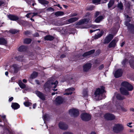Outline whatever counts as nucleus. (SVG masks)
Returning a JSON list of instances; mask_svg holds the SVG:
<instances>
[{
    "label": "nucleus",
    "mask_w": 134,
    "mask_h": 134,
    "mask_svg": "<svg viewBox=\"0 0 134 134\" xmlns=\"http://www.w3.org/2000/svg\"><path fill=\"white\" fill-rule=\"evenodd\" d=\"M121 86L120 88V92L125 95H128L129 93L128 91H131L133 89V86L127 82H122L121 84Z\"/></svg>",
    "instance_id": "1"
},
{
    "label": "nucleus",
    "mask_w": 134,
    "mask_h": 134,
    "mask_svg": "<svg viewBox=\"0 0 134 134\" xmlns=\"http://www.w3.org/2000/svg\"><path fill=\"white\" fill-rule=\"evenodd\" d=\"M104 88V86H101L97 89L93 96V98L94 100H100L103 98V93L105 92Z\"/></svg>",
    "instance_id": "2"
},
{
    "label": "nucleus",
    "mask_w": 134,
    "mask_h": 134,
    "mask_svg": "<svg viewBox=\"0 0 134 134\" xmlns=\"http://www.w3.org/2000/svg\"><path fill=\"white\" fill-rule=\"evenodd\" d=\"M58 82L56 81L55 82H52L51 80H48L44 84V88L46 92L49 91L50 88H55L57 86Z\"/></svg>",
    "instance_id": "3"
},
{
    "label": "nucleus",
    "mask_w": 134,
    "mask_h": 134,
    "mask_svg": "<svg viewBox=\"0 0 134 134\" xmlns=\"http://www.w3.org/2000/svg\"><path fill=\"white\" fill-rule=\"evenodd\" d=\"M126 18V21L125 24L127 27L128 29L131 33H134V25L132 24H130L129 23L131 21V18L129 17L128 15H125Z\"/></svg>",
    "instance_id": "4"
},
{
    "label": "nucleus",
    "mask_w": 134,
    "mask_h": 134,
    "mask_svg": "<svg viewBox=\"0 0 134 134\" xmlns=\"http://www.w3.org/2000/svg\"><path fill=\"white\" fill-rule=\"evenodd\" d=\"M123 125L121 124H115L113 128L114 132L116 133H119L124 130Z\"/></svg>",
    "instance_id": "5"
},
{
    "label": "nucleus",
    "mask_w": 134,
    "mask_h": 134,
    "mask_svg": "<svg viewBox=\"0 0 134 134\" xmlns=\"http://www.w3.org/2000/svg\"><path fill=\"white\" fill-rule=\"evenodd\" d=\"M69 113L70 115L74 117L77 116L79 115V111L78 110L74 109H70Z\"/></svg>",
    "instance_id": "6"
},
{
    "label": "nucleus",
    "mask_w": 134,
    "mask_h": 134,
    "mask_svg": "<svg viewBox=\"0 0 134 134\" xmlns=\"http://www.w3.org/2000/svg\"><path fill=\"white\" fill-rule=\"evenodd\" d=\"M81 118L84 121H88L91 119V116L90 114L86 113H82L81 115Z\"/></svg>",
    "instance_id": "7"
},
{
    "label": "nucleus",
    "mask_w": 134,
    "mask_h": 134,
    "mask_svg": "<svg viewBox=\"0 0 134 134\" xmlns=\"http://www.w3.org/2000/svg\"><path fill=\"white\" fill-rule=\"evenodd\" d=\"M91 18L89 19H81L79 22H78L76 25V27L77 28H79L78 27V26L81 25L83 24L84 23H88L90 19Z\"/></svg>",
    "instance_id": "8"
},
{
    "label": "nucleus",
    "mask_w": 134,
    "mask_h": 134,
    "mask_svg": "<svg viewBox=\"0 0 134 134\" xmlns=\"http://www.w3.org/2000/svg\"><path fill=\"white\" fill-rule=\"evenodd\" d=\"M116 98L117 99L122 100L125 99V97L123 96H121L119 94L115 93L114 96L113 98V101L114 102L116 101Z\"/></svg>",
    "instance_id": "9"
},
{
    "label": "nucleus",
    "mask_w": 134,
    "mask_h": 134,
    "mask_svg": "<svg viewBox=\"0 0 134 134\" xmlns=\"http://www.w3.org/2000/svg\"><path fill=\"white\" fill-rule=\"evenodd\" d=\"M121 108L122 110L124 112H126L127 111V109L126 107H121L119 104H118L117 105H115L114 109H112L110 110V111H115V110L120 109Z\"/></svg>",
    "instance_id": "10"
},
{
    "label": "nucleus",
    "mask_w": 134,
    "mask_h": 134,
    "mask_svg": "<svg viewBox=\"0 0 134 134\" xmlns=\"http://www.w3.org/2000/svg\"><path fill=\"white\" fill-rule=\"evenodd\" d=\"M105 119L108 120H112L115 119V116L112 114L107 113L104 115Z\"/></svg>",
    "instance_id": "11"
},
{
    "label": "nucleus",
    "mask_w": 134,
    "mask_h": 134,
    "mask_svg": "<svg viewBox=\"0 0 134 134\" xmlns=\"http://www.w3.org/2000/svg\"><path fill=\"white\" fill-rule=\"evenodd\" d=\"M113 35L109 34L106 37L103 42V43L104 44L108 43L113 39Z\"/></svg>",
    "instance_id": "12"
},
{
    "label": "nucleus",
    "mask_w": 134,
    "mask_h": 134,
    "mask_svg": "<svg viewBox=\"0 0 134 134\" xmlns=\"http://www.w3.org/2000/svg\"><path fill=\"white\" fill-rule=\"evenodd\" d=\"M122 74V71L121 69H119L115 72L114 75L116 78H118L121 76Z\"/></svg>",
    "instance_id": "13"
},
{
    "label": "nucleus",
    "mask_w": 134,
    "mask_h": 134,
    "mask_svg": "<svg viewBox=\"0 0 134 134\" xmlns=\"http://www.w3.org/2000/svg\"><path fill=\"white\" fill-rule=\"evenodd\" d=\"M36 94L40 99L43 100H45V97L44 95L41 92L36 91L35 92Z\"/></svg>",
    "instance_id": "14"
},
{
    "label": "nucleus",
    "mask_w": 134,
    "mask_h": 134,
    "mask_svg": "<svg viewBox=\"0 0 134 134\" xmlns=\"http://www.w3.org/2000/svg\"><path fill=\"white\" fill-rule=\"evenodd\" d=\"M91 64L90 63H88L85 64L83 66V71L85 72H87L91 68Z\"/></svg>",
    "instance_id": "15"
},
{
    "label": "nucleus",
    "mask_w": 134,
    "mask_h": 134,
    "mask_svg": "<svg viewBox=\"0 0 134 134\" xmlns=\"http://www.w3.org/2000/svg\"><path fill=\"white\" fill-rule=\"evenodd\" d=\"M19 69V68L16 65L14 64L13 66L11 67L9 69V70L12 72L16 73Z\"/></svg>",
    "instance_id": "16"
},
{
    "label": "nucleus",
    "mask_w": 134,
    "mask_h": 134,
    "mask_svg": "<svg viewBox=\"0 0 134 134\" xmlns=\"http://www.w3.org/2000/svg\"><path fill=\"white\" fill-rule=\"evenodd\" d=\"M75 90V89L73 87H71L65 90L66 93L64 94V95H69L71 94L72 92Z\"/></svg>",
    "instance_id": "17"
},
{
    "label": "nucleus",
    "mask_w": 134,
    "mask_h": 134,
    "mask_svg": "<svg viewBox=\"0 0 134 134\" xmlns=\"http://www.w3.org/2000/svg\"><path fill=\"white\" fill-rule=\"evenodd\" d=\"M59 128L63 130H66L68 128V126L64 123L60 122L59 124Z\"/></svg>",
    "instance_id": "18"
},
{
    "label": "nucleus",
    "mask_w": 134,
    "mask_h": 134,
    "mask_svg": "<svg viewBox=\"0 0 134 134\" xmlns=\"http://www.w3.org/2000/svg\"><path fill=\"white\" fill-rule=\"evenodd\" d=\"M118 39H114L109 44L108 47L109 48L111 47H114L116 45V43L118 42Z\"/></svg>",
    "instance_id": "19"
},
{
    "label": "nucleus",
    "mask_w": 134,
    "mask_h": 134,
    "mask_svg": "<svg viewBox=\"0 0 134 134\" xmlns=\"http://www.w3.org/2000/svg\"><path fill=\"white\" fill-rule=\"evenodd\" d=\"M11 106L12 108L14 110L18 109L20 107L19 104L16 103H12Z\"/></svg>",
    "instance_id": "20"
},
{
    "label": "nucleus",
    "mask_w": 134,
    "mask_h": 134,
    "mask_svg": "<svg viewBox=\"0 0 134 134\" xmlns=\"http://www.w3.org/2000/svg\"><path fill=\"white\" fill-rule=\"evenodd\" d=\"M8 17L9 19L15 21L18 19V18L17 16L12 15H8Z\"/></svg>",
    "instance_id": "21"
},
{
    "label": "nucleus",
    "mask_w": 134,
    "mask_h": 134,
    "mask_svg": "<svg viewBox=\"0 0 134 134\" xmlns=\"http://www.w3.org/2000/svg\"><path fill=\"white\" fill-rule=\"evenodd\" d=\"M80 18L79 17H74L71 18L69 19L68 20V23H71L75 21L78 20Z\"/></svg>",
    "instance_id": "22"
},
{
    "label": "nucleus",
    "mask_w": 134,
    "mask_h": 134,
    "mask_svg": "<svg viewBox=\"0 0 134 134\" xmlns=\"http://www.w3.org/2000/svg\"><path fill=\"white\" fill-rule=\"evenodd\" d=\"M57 104H59L62 103L63 102V99L61 97L59 96L55 100Z\"/></svg>",
    "instance_id": "23"
},
{
    "label": "nucleus",
    "mask_w": 134,
    "mask_h": 134,
    "mask_svg": "<svg viewBox=\"0 0 134 134\" xmlns=\"http://www.w3.org/2000/svg\"><path fill=\"white\" fill-rule=\"evenodd\" d=\"M104 16L102 15L99 16L95 19L94 21L96 23H99L104 19Z\"/></svg>",
    "instance_id": "24"
},
{
    "label": "nucleus",
    "mask_w": 134,
    "mask_h": 134,
    "mask_svg": "<svg viewBox=\"0 0 134 134\" xmlns=\"http://www.w3.org/2000/svg\"><path fill=\"white\" fill-rule=\"evenodd\" d=\"M38 2L41 4L45 5L49 3L48 1L46 0H38Z\"/></svg>",
    "instance_id": "25"
},
{
    "label": "nucleus",
    "mask_w": 134,
    "mask_h": 134,
    "mask_svg": "<svg viewBox=\"0 0 134 134\" xmlns=\"http://www.w3.org/2000/svg\"><path fill=\"white\" fill-rule=\"evenodd\" d=\"M54 38L52 36L50 35H48L44 37V39L46 40L52 41L53 40Z\"/></svg>",
    "instance_id": "26"
},
{
    "label": "nucleus",
    "mask_w": 134,
    "mask_h": 134,
    "mask_svg": "<svg viewBox=\"0 0 134 134\" xmlns=\"http://www.w3.org/2000/svg\"><path fill=\"white\" fill-rule=\"evenodd\" d=\"M64 12L62 11H58L55 12L54 15L57 16H61L64 15Z\"/></svg>",
    "instance_id": "27"
},
{
    "label": "nucleus",
    "mask_w": 134,
    "mask_h": 134,
    "mask_svg": "<svg viewBox=\"0 0 134 134\" xmlns=\"http://www.w3.org/2000/svg\"><path fill=\"white\" fill-rule=\"evenodd\" d=\"M27 49L26 47L22 46H20L18 49V50L19 51L22 52L25 51Z\"/></svg>",
    "instance_id": "28"
},
{
    "label": "nucleus",
    "mask_w": 134,
    "mask_h": 134,
    "mask_svg": "<svg viewBox=\"0 0 134 134\" xmlns=\"http://www.w3.org/2000/svg\"><path fill=\"white\" fill-rule=\"evenodd\" d=\"M7 43L6 40L3 38H0V44H4Z\"/></svg>",
    "instance_id": "29"
},
{
    "label": "nucleus",
    "mask_w": 134,
    "mask_h": 134,
    "mask_svg": "<svg viewBox=\"0 0 134 134\" xmlns=\"http://www.w3.org/2000/svg\"><path fill=\"white\" fill-rule=\"evenodd\" d=\"M103 33L102 32H100L98 33L97 35H96L94 36V38L97 39L101 37Z\"/></svg>",
    "instance_id": "30"
},
{
    "label": "nucleus",
    "mask_w": 134,
    "mask_h": 134,
    "mask_svg": "<svg viewBox=\"0 0 134 134\" xmlns=\"http://www.w3.org/2000/svg\"><path fill=\"white\" fill-rule=\"evenodd\" d=\"M19 85L20 87L22 89H24L26 87L25 85L21 81H19Z\"/></svg>",
    "instance_id": "31"
},
{
    "label": "nucleus",
    "mask_w": 134,
    "mask_h": 134,
    "mask_svg": "<svg viewBox=\"0 0 134 134\" xmlns=\"http://www.w3.org/2000/svg\"><path fill=\"white\" fill-rule=\"evenodd\" d=\"M38 73L36 72H34L31 75L30 79H33L35 78L37 76Z\"/></svg>",
    "instance_id": "32"
},
{
    "label": "nucleus",
    "mask_w": 134,
    "mask_h": 134,
    "mask_svg": "<svg viewBox=\"0 0 134 134\" xmlns=\"http://www.w3.org/2000/svg\"><path fill=\"white\" fill-rule=\"evenodd\" d=\"M114 1L113 0H110L108 4V7L109 8H110L113 6L114 3Z\"/></svg>",
    "instance_id": "33"
},
{
    "label": "nucleus",
    "mask_w": 134,
    "mask_h": 134,
    "mask_svg": "<svg viewBox=\"0 0 134 134\" xmlns=\"http://www.w3.org/2000/svg\"><path fill=\"white\" fill-rule=\"evenodd\" d=\"M20 24H21L24 26H25L27 24V22L23 20H20L18 22Z\"/></svg>",
    "instance_id": "34"
},
{
    "label": "nucleus",
    "mask_w": 134,
    "mask_h": 134,
    "mask_svg": "<svg viewBox=\"0 0 134 134\" xmlns=\"http://www.w3.org/2000/svg\"><path fill=\"white\" fill-rule=\"evenodd\" d=\"M31 42V40L30 38H26L25 39L24 43L26 44H29Z\"/></svg>",
    "instance_id": "35"
},
{
    "label": "nucleus",
    "mask_w": 134,
    "mask_h": 134,
    "mask_svg": "<svg viewBox=\"0 0 134 134\" xmlns=\"http://www.w3.org/2000/svg\"><path fill=\"white\" fill-rule=\"evenodd\" d=\"M129 63L131 67L133 68H134V61L132 60H130L129 61Z\"/></svg>",
    "instance_id": "36"
},
{
    "label": "nucleus",
    "mask_w": 134,
    "mask_h": 134,
    "mask_svg": "<svg viewBox=\"0 0 134 134\" xmlns=\"http://www.w3.org/2000/svg\"><path fill=\"white\" fill-rule=\"evenodd\" d=\"M94 7L93 6H91L87 7L86 10H92L94 9Z\"/></svg>",
    "instance_id": "37"
},
{
    "label": "nucleus",
    "mask_w": 134,
    "mask_h": 134,
    "mask_svg": "<svg viewBox=\"0 0 134 134\" xmlns=\"http://www.w3.org/2000/svg\"><path fill=\"white\" fill-rule=\"evenodd\" d=\"M87 90L86 89L84 90L83 92V96L84 97H86L87 96Z\"/></svg>",
    "instance_id": "38"
},
{
    "label": "nucleus",
    "mask_w": 134,
    "mask_h": 134,
    "mask_svg": "<svg viewBox=\"0 0 134 134\" xmlns=\"http://www.w3.org/2000/svg\"><path fill=\"white\" fill-rule=\"evenodd\" d=\"M24 104L25 106L28 107L30 105H31V103L30 102L27 101L24 102Z\"/></svg>",
    "instance_id": "39"
},
{
    "label": "nucleus",
    "mask_w": 134,
    "mask_h": 134,
    "mask_svg": "<svg viewBox=\"0 0 134 134\" xmlns=\"http://www.w3.org/2000/svg\"><path fill=\"white\" fill-rule=\"evenodd\" d=\"M93 3L96 4H98L100 3V0H92Z\"/></svg>",
    "instance_id": "40"
},
{
    "label": "nucleus",
    "mask_w": 134,
    "mask_h": 134,
    "mask_svg": "<svg viewBox=\"0 0 134 134\" xmlns=\"http://www.w3.org/2000/svg\"><path fill=\"white\" fill-rule=\"evenodd\" d=\"M123 4L121 2L118 3V8H119L120 9L122 10L123 9Z\"/></svg>",
    "instance_id": "41"
},
{
    "label": "nucleus",
    "mask_w": 134,
    "mask_h": 134,
    "mask_svg": "<svg viewBox=\"0 0 134 134\" xmlns=\"http://www.w3.org/2000/svg\"><path fill=\"white\" fill-rule=\"evenodd\" d=\"M9 32L12 34H15L16 33L18 32V31L17 30L14 29L10 30L9 31Z\"/></svg>",
    "instance_id": "42"
},
{
    "label": "nucleus",
    "mask_w": 134,
    "mask_h": 134,
    "mask_svg": "<svg viewBox=\"0 0 134 134\" xmlns=\"http://www.w3.org/2000/svg\"><path fill=\"white\" fill-rule=\"evenodd\" d=\"M95 50L93 49L90 51L87 52V53H88L89 55H90L94 53L95 52Z\"/></svg>",
    "instance_id": "43"
},
{
    "label": "nucleus",
    "mask_w": 134,
    "mask_h": 134,
    "mask_svg": "<svg viewBox=\"0 0 134 134\" xmlns=\"http://www.w3.org/2000/svg\"><path fill=\"white\" fill-rule=\"evenodd\" d=\"M47 10L49 11L53 12L54 11V10L53 8L52 7H50L48 8Z\"/></svg>",
    "instance_id": "44"
},
{
    "label": "nucleus",
    "mask_w": 134,
    "mask_h": 134,
    "mask_svg": "<svg viewBox=\"0 0 134 134\" xmlns=\"http://www.w3.org/2000/svg\"><path fill=\"white\" fill-rule=\"evenodd\" d=\"M47 114H46L44 115H43V120L44 121V123H45V121L46 120V118L47 117Z\"/></svg>",
    "instance_id": "45"
},
{
    "label": "nucleus",
    "mask_w": 134,
    "mask_h": 134,
    "mask_svg": "<svg viewBox=\"0 0 134 134\" xmlns=\"http://www.w3.org/2000/svg\"><path fill=\"white\" fill-rule=\"evenodd\" d=\"M29 89L27 88H26L25 89L23 90V93H25L28 91Z\"/></svg>",
    "instance_id": "46"
},
{
    "label": "nucleus",
    "mask_w": 134,
    "mask_h": 134,
    "mask_svg": "<svg viewBox=\"0 0 134 134\" xmlns=\"http://www.w3.org/2000/svg\"><path fill=\"white\" fill-rule=\"evenodd\" d=\"M15 59H16V60H18L20 61L22 60V58L20 57H16Z\"/></svg>",
    "instance_id": "47"
},
{
    "label": "nucleus",
    "mask_w": 134,
    "mask_h": 134,
    "mask_svg": "<svg viewBox=\"0 0 134 134\" xmlns=\"http://www.w3.org/2000/svg\"><path fill=\"white\" fill-rule=\"evenodd\" d=\"M127 61V60L126 59H124L122 63V64L123 65H124Z\"/></svg>",
    "instance_id": "48"
},
{
    "label": "nucleus",
    "mask_w": 134,
    "mask_h": 134,
    "mask_svg": "<svg viewBox=\"0 0 134 134\" xmlns=\"http://www.w3.org/2000/svg\"><path fill=\"white\" fill-rule=\"evenodd\" d=\"M104 67V66L103 64L101 65L99 67V70H101Z\"/></svg>",
    "instance_id": "49"
},
{
    "label": "nucleus",
    "mask_w": 134,
    "mask_h": 134,
    "mask_svg": "<svg viewBox=\"0 0 134 134\" xmlns=\"http://www.w3.org/2000/svg\"><path fill=\"white\" fill-rule=\"evenodd\" d=\"M77 14L76 13H72L70 15V17H73L76 16Z\"/></svg>",
    "instance_id": "50"
},
{
    "label": "nucleus",
    "mask_w": 134,
    "mask_h": 134,
    "mask_svg": "<svg viewBox=\"0 0 134 134\" xmlns=\"http://www.w3.org/2000/svg\"><path fill=\"white\" fill-rule=\"evenodd\" d=\"M99 14V12H96L94 15L95 17H97Z\"/></svg>",
    "instance_id": "51"
},
{
    "label": "nucleus",
    "mask_w": 134,
    "mask_h": 134,
    "mask_svg": "<svg viewBox=\"0 0 134 134\" xmlns=\"http://www.w3.org/2000/svg\"><path fill=\"white\" fill-rule=\"evenodd\" d=\"M100 30L99 29H96L95 30H90V33H92L93 32H94L96 31H97L98 30Z\"/></svg>",
    "instance_id": "52"
},
{
    "label": "nucleus",
    "mask_w": 134,
    "mask_h": 134,
    "mask_svg": "<svg viewBox=\"0 0 134 134\" xmlns=\"http://www.w3.org/2000/svg\"><path fill=\"white\" fill-rule=\"evenodd\" d=\"M87 53V52H86L84 53L83 55V57H86L88 55H89V54L88 53Z\"/></svg>",
    "instance_id": "53"
},
{
    "label": "nucleus",
    "mask_w": 134,
    "mask_h": 134,
    "mask_svg": "<svg viewBox=\"0 0 134 134\" xmlns=\"http://www.w3.org/2000/svg\"><path fill=\"white\" fill-rule=\"evenodd\" d=\"M39 34L38 33L36 32L35 33L34 35V36L35 37H37L39 36Z\"/></svg>",
    "instance_id": "54"
},
{
    "label": "nucleus",
    "mask_w": 134,
    "mask_h": 134,
    "mask_svg": "<svg viewBox=\"0 0 134 134\" xmlns=\"http://www.w3.org/2000/svg\"><path fill=\"white\" fill-rule=\"evenodd\" d=\"M31 14V13H29L27 14L26 15V17L27 18H29L30 17V16H29Z\"/></svg>",
    "instance_id": "55"
},
{
    "label": "nucleus",
    "mask_w": 134,
    "mask_h": 134,
    "mask_svg": "<svg viewBox=\"0 0 134 134\" xmlns=\"http://www.w3.org/2000/svg\"><path fill=\"white\" fill-rule=\"evenodd\" d=\"M25 34L26 35H29L30 34V32L29 31H27L25 32Z\"/></svg>",
    "instance_id": "56"
},
{
    "label": "nucleus",
    "mask_w": 134,
    "mask_h": 134,
    "mask_svg": "<svg viewBox=\"0 0 134 134\" xmlns=\"http://www.w3.org/2000/svg\"><path fill=\"white\" fill-rule=\"evenodd\" d=\"M33 15H32V18L34 16L37 15L38 13H33Z\"/></svg>",
    "instance_id": "57"
},
{
    "label": "nucleus",
    "mask_w": 134,
    "mask_h": 134,
    "mask_svg": "<svg viewBox=\"0 0 134 134\" xmlns=\"http://www.w3.org/2000/svg\"><path fill=\"white\" fill-rule=\"evenodd\" d=\"M4 130L5 132H6L7 133L9 132V130L7 128H5Z\"/></svg>",
    "instance_id": "58"
},
{
    "label": "nucleus",
    "mask_w": 134,
    "mask_h": 134,
    "mask_svg": "<svg viewBox=\"0 0 134 134\" xmlns=\"http://www.w3.org/2000/svg\"><path fill=\"white\" fill-rule=\"evenodd\" d=\"M131 124L132 123L131 122L127 124V125L130 127H132V126H130V125H131Z\"/></svg>",
    "instance_id": "59"
},
{
    "label": "nucleus",
    "mask_w": 134,
    "mask_h": 134,
    "mask_svg": "<svg viewBox=\"0 0 134 134\" xmlns=\"http://www.w3.org/2000/svg\"><path fill=\"white\" fill-rule=\"evenodd\" d=\"M13 97H11L9 99V102H11L12 101L13 99Z\"/></svg>",
    "instance_id": "60"
},
{
    "label": "nucleus",
    "mask_w": 134,
    "mask_h": 134,
    "mask_svg": "<svg viewBox=\"0 0 134 134\" xmlns=\"http://www.w3.org/2000/svg\"><path fill=\"white\" fill-rule=\"evenodd\" d=\"M64 134H73L70 132H66L64 133Z\"/></svg>",
    "instance_id": "61"
},
{
    "label": "nucleus",
    "mask_w": 134,
    "mask_h": 134,
    "mask_svg": "<svg viewBox=\"0 0 134 134\" xmlns=\"http://www.w3.org/2000/svg\"><path fill=\"white\" fill-rule=\"evenodd\" d=\"M2 118H3V119H4V121H6V120L5 119V115H3L2 116Z\"/></svg>",
    "instance_id": "62"
},
{
    "label": "nucleus",
    "mask_w": 134,
    "mask_h": 134,
    "mask_svg": "<svg viewBox=\"0 0 134 134\" xmlns=\"http://www.w3.org/2000/svg\"><path fill=\"white\" fill-rule=\"evenodd\" d=\"M36 103L34 104L33 105V108L34 109H35L36 107Z\"/></svg>",
    "instance_id": "63"
},
{
    "label": "nucleus",
    "mask_w": 134,
    "mask_h": 134,
    "mask_svg": "<svg viewBox=\"0 0 134 134\" xmlns=\"http://www.w3.org/2000/svg\"><path fill=\"white\" fill-rule=\"evenodd\" d=\"M65 57V55L64 54H63V55H62L61 56V58H64V57Z\"/></svg>",
    "instance_id": "64"
}]
</instances>
